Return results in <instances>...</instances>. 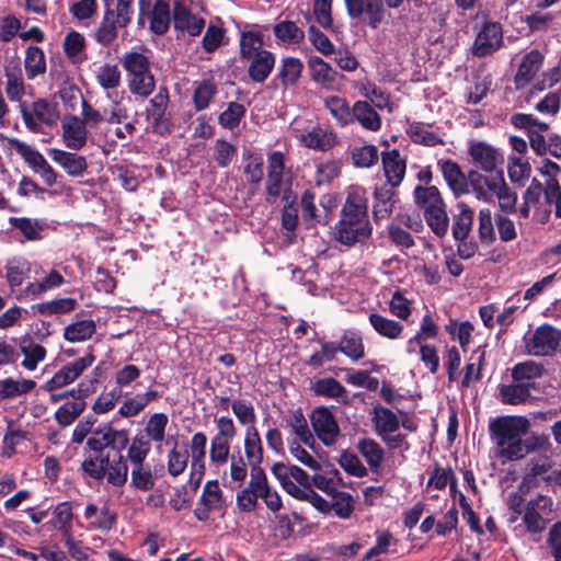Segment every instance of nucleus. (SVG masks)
<instances>
[{
	"label": "nucleus",
	"instance_id": "obj_1",
	"mask_svg": "<svg viewBox=\"0 0 561 561\" xmlns=\"http://www.w3.org/2000/svg\"><path fill=\"white\" fill-rule=\"evenodd\" d=\"M491 439L494 444L495 456L505 460L516 461L523 458L524 439L530 428L526 416H503L490 423Z\"/></svg>",
	"mask_w": 561,
	"mask_h": 561
},
{
	"label": "nucleus",
	"instance_id": "obj_2",
	"mask_svg": "<svg viewBox=\"0 0 561 561\" xmlns=\"http://www.w3.org/2000/svg\"><path fill=\"white\" fill-rule=\"evenodd\" d=\"M371 234L367 217V201L358 192L348 194L335 226V239L347 247L366 241Z\"/></svg>",
	"mask_w": 561,
	"mask_h": 561
},
{
	"label": "nucleus",
	"instance_id": "obj_3",
	"mask_svg": "<svg viewBox=\"0 0 561 561\" xmlns=\"http://www.w3.org/2000/svg\"><path fill=\"white\" fill-rule=\"evenodd\" d=\"M263 35L247 31L240 35V58L248 62L249 77L255 82H263L271 75L275 57L263 47Z\"/></svg>",
	"mask_w": 561,
	"mask_h": 561
},
{
	"label": "nucleus",
	"instance_id": "obj_4",
	"mask_svg": "<svg viewBox=\"0 0 561 561\" xmlns=\"http://www.w3.org/2000/svg\"><path fill=\"white\" fill-rule=\"evenodd\" d=\"M473 194L478 201L491 203L496 197L502 213H515L517 194L506 183L503 172L495 176H482V183H471Z\"/></svg>",
	"mask_w": 561,
	"mask_h": 561
},
{
	"label": "nucleus",
	"instance_id": "obj_5",
	"mask_svg": "<svg viewBox=\"0 0 561 561\" xmlns=\"http://www.w3.org/2000/svg\"><path fill=\"white\" fill-rule=\"evenodd\" d=\"M284 154L279 151L268 157V172L266 181V193L270 197L282 196L285 204H293L296 199L291 191L289 180L284 176Z\"/></svg>",
	"mask_w": 561,
	"mask_h": 561
},
{
	"label": "nucleus",
	"instance_id": "obj_6",
	"mask_svg": "<svg viewBox=\"0 0 561 561\" xmlns=\"http://www.w3.org/2000/svg\"><path fill=\"white\" fill-rule=\"evenodd\" d=\"M561 342V331L542 324L525 336V353L531 356H550Z\"/></svg>",
	"mask_w": 561,
	"mask_h": 561
},
{
	"label": "nucleus",
	"instance_id": "obj_7",
	"mask_svg": "<svg viewBox=\"0 0 561 561\" xmlns=\"http://www.w3.org/2000/svg\"><path fill=\"white\" fill-rule=\"evenodd\" d=\"M128 443V431L104 425L93 430L87 439V447L96 455H103L105 448L121 453L127 447Z\"/></svg>",
	"mask_w": 561,
	"mask_h": 561
},
{
	"label": "nucleus",
	"instance_id": "obj_8",
	"mask_svg": "<svg viewBox=\"0 0 561 561\" xmlns=\"http://www.w3.org/2000/svg\"><path fill=\"white\" fill-rule=\"evenodd\" d=\"M272 472L283 489L294 499L304 497L305 489L311 488L309 474L298 466L277 462L272 467Z\"/></svg>",
	"mask_w": 561,
	"mask_h": 561
},
{
	"label": "nucleus",
	"instance_id": "obj_9",
	"mask_svg": "<svg viewBox=\"0 0 561 561\" xmlns=\"http://www.w3.org/2000/svg\"><path fill=\"white\" fill-rule=\"evenodd\" d=\"M290 133L301 145L317 150H328L335 144V137L319 126L305 127V122L295 119L290 124Z\"/></svg>",
	"mask_w": 561,
	"mask_h": 561
},
{
	"label": "nucleus",
	"instance_id": "obj_10",
	"mask_svg": "<svg viewBox=\"0 0 561 561\" xmlns=\"http://www.w3.org/2000/svg\"><path fill=\"white\" fill-rule=\"evenodd\" d=\"M94 360L95 356L89 353L65 365L45 382L44 389L46 391H54L72 383L83 374V371L92 366Z\"/></svg>",
	"mask_w": 561,
	"mask_h": 561
},
{
	"label": "nucleus",
	"instance_id": "obj_11",
	"mask_svg": "<svg viewBox=\"0 0 561 561\" xmlns=\"http://www.w3.org/2000/svg\"><path fill=\"white\" fill-rule=\"evenodd\" d=\"M310 422L314 434L324 446H333L337 442L340 427L328 408H316L310 415Z\"/></svg>",
	"mask_w": 561,
	"mask_h": 561
},
{
	"label": "nucleus",
	"instance_id": "obj_12",
	"mask_svg": "<svg viewBox=\"0 0 561 561\" xmlns=\"http://www.w3.org/2000/svg\"><path fill=\"white\" fill-rule=\"evenodd\" d=\"M468 152L472 164L485 173H493L504 162L499 149L485 141H470Z\"/></svg>",
	"mask_w": 561,
	"mask_h": 561
},
{
	"label": "nucleus",
	"instance_id": "obj_13",
	"mask_svg": "<svg viewBox=\"0 0 561 561\" xmlns=\"http://www.w3.org/2000/svg\"><path fill=\"white\" fill-rule=\"evenodd\" d=\"M20 112L25 126L34 133L39 130V123L51 125L57 119V114L53 107L43 99L33 102L31 108L25 103H21Z\"/></svg>",
	"mask_w": 561,
	"mask_h": 561
},
{
	"label": "nucleus",
	"instance_id": "obj_14",
	"mask_svg": "<svg viewBox=\"0 0 561 561\" xmlns=\"http://www.w3.org/2000/svg\"><path fill=\"white\" fill-rule=\"evenodd\" d=\"M225 506L224 493L217 480L205 483L199 502L194 511L198 520H207L210 512L220 511Z\"/></svg>",
	"mask_w": 561,
	"mask_h": 561
},
{
	"label": "nucleus",
	"instance_id": "obj_15",
	"mask_svg": "<svg viewBox=\"0 0 561 561\" xmlns=\"http://www.w3.org/2000/svg\"><path fill=\"white\" fill-rule=\"evenodd\" d=\"M502 42L501 25L494 22L485 23L476 37L472 51L478 57H484L497 50Z\"/></svg>",
	"mask_w": 561,
	"mask_h": 561
},
{
	"label": "nucleus",
	"instance_id": "obj_16",
	"mask_svg": "<svg viewBox=\"0 0 561 561\" xmlns=\"http://www.w3.org/2000/svg\"><path fill=\"white\" fill-rule=\"evenodd\" d=\"M344 2L352 18H358L366 11L368 23L374 28L385 20L387 11L382 0H344Z\"/></svg>",
	"mask_w": 561,
	"mask_h": 561
},
{
	"label": "nucleus",
	"instance_id": "obj_17",
	"mask_svg": "<svg viewBox=\"0 0 561 561\" xmlns=\"http://www.w3.org/2000/svg\"><path fill=\"white\" fill-rule=\"evenodd\" d=\"M62 140L66 147L72 150L82 149L88 139V128L84 122L76 115L65 116L61 122Z\"/></svg>",
	"mask_w": 561,
	"mask_h": 561
},
{
	"label": "nucleus",
	"instance_id": "obj_18",
	"mask_svg": "<svg viewBox=\"0 0 561 561\" xmlns=\"http://www.w3.org/2000/svg\"><path fill=\"white\" fill-rule=\"evenodd\" d=\"M381 161L387 185L397 187L404 179L407 170V160L399 150L392 149L381 152Z\"/></svg>",
	"mask_w": 561,
	"mask_h": 561
},
{
	"label": "nucleus",
	"instance_id": "obj_19",
	"mask_svg": "<svg viewBox=\"0 0 561 561\" xmlns=\"http://www.w3.org/2000/svg\"><path fill=\"white\" fill-rule=\"evenodd\" d=\"M529 476L546 482L561 484V463H554L548 456L534 457L528 461Z\"/></svg>",
	"mask_w": 561,
	"mask_h": 561
},
{
	"label": "nucleus",
	"instance_id": "obj_20",
	"mask_svg": "<svg viewBox=\"0 0 561 561\" xmlns=\"http://www.w3.org/2000/svg\"><path fill=\"white\" fill-rule=\"evenodd\" d=\"M149 22L150 30L158 35L165 33L170 24V9L167 2L158 0L149 13L140 12L138 24L145 26Z\"/></svg>",
	"mask_w": 561,
	"mask_h": 561
},
{
	"label": "nucleus",
	"instance_id": "obj_21",
	"mask_svg": "<svg viewBox=\"0 0 561 561\" xmlns=\"http://www.w3.org/2000/svg\"><path fill=\"white\" fill-rule=\"evenodd\" d=\"M399 199L394 187L382 184L375 188L373 213L375 218L385 219L392 215Z\"/></svg>",
	"mask_w": 561,
	"mask_h": 561
},
{
	"label": "nucleus",
	"instance_id": "obj_22",
	"mask_svg": "<svg viewBox=\"0 0 561 561\" xmlns=\"http://www.w3.org/2000/svg\"><path fill=\"white\" fill-rule=\"evenodd\" d=\"M243 448L251 471H263L260 465L263 461V445L255 426L247 427L244 432Z\"/></svg>",
	"mask_w": 561,
	"mask_h": 561
},
{
	"label": "nucleus",
	"instance_id": "obj_23",
	"mask_svg": "<svg viewBox=\"0 0 561 561\" xmlns=\"http://www.w3.org/2000/svg\"><path fill=\"white\" fill-rule=\"evenodd\" d=\"M543 62V56L537 49H534L523 57V60L515 75V84L517 89H522L527 85L530 80L541 69Z\"/></svg>",
	"mask_w": 561,
	"mask_h": 561
},
{
	"label": "nucleus",
	"instance_id": "obj_24",
	"mask_svg": "<svg viewBox=\"0 0 561 561\" xmlns=\"http://www.w3.org/2000/svg\"><path fill=\"white\" fill-rule=\"evenodd\" d=\"M173 24L175 30L186 32L190 36H197L205 26V20L192 14L185 7L175 4L173 9Z\"/></svg>",
	"mask_w": 561,
	"mask_h": 561
},
{
	"label": "nucleus",
	"instance_id": "obj_25",
	"mask_svg": "<svg viewBox=\"0 0 561 561\" xmlns=\"http://www.w3.org/2000/svg\"><path fill=\"white\" fill-rule=\"evenodd\" d=\"M356 121L364 129L378 131L381 118L368 101H356L352 106V123Z\"/></svg>",
	"mask_w": 561,
	"mask_h": 561
},
{
	"label": "nucleus",
	"instance_id": "obj_26",
	"mask_svg": "<svg viewBox=\"0 0 561 561\" xmlns=\"http://www.w3.org/2000/svg\"><path fill=\"white\" fill-rule=\"evenodd\" d=\"M308 68L311 79L324 89H333L336 83L337 72L322 58L310 56Z\"/></svg>",
	"mask_w": 561,
	"mask_h": 561
},
{
	"label": "nucleus",
	"instance_id": "obj_27",
	"mask_svg": "<svg viewBox=\"0 0 561 561\" xmlns=\"http://www.w3.org/2000/svg\"><path fill=\"white\" fill-rule=\"evenodd\" d=\"M49 156L54 162L60 165L70 176H81L87 171L88 163L83 156L51 149Z\"/></svg>",
	"mask_w": 561,
	"mask_h": 561
},
{
	"label": "nucleus",
	"instance_id": "obj_28",
	"mask_svg": "<svg viewBox=\"0 0 561 561\" xmlns=\"http://www.w3.org/2000/svg\"><path fill=\"white\" fill-rule=\"evenodd\" d=\"M439 169L448 186L456 196L469 193L468 183L459 165L451 160L438 161Z\"/></svg>",
	"mask_w": 561,
	"mask_h": 561
},
{
	"label": "nucleus",
	"instance_id": "obj_29",
	"mask_svg": "<svg viewBox=\"0 0 561 561\" xmlns=\"http://www.w3.org/2000/svg\"><path fill=\"white\" fill-rule=\"evenodd\" d=\"M103 2L106 10L100 27L95 32V38L100 44L107 46L117 37V27L121 26L112 8L113 0H103Z\"/></svg>",
	"mask_w": 561,
	"mask_h": 561
},
{
	"label": "nucleus",
	"instance_id": "obj_30",
	"mask_svg": "<svg viewBox=\"0 0 561 561\" xmlns=\"http://www.w3.org/2000/svg\"><path fill=\"white\" fill-rule=\"evenodd\" d=\"M286 423L290 427L291 433L296 436V440L301 442L308 447H314L316 439L309 428L308 421L305 417L301 409L290 411L286 419Z\"/></svg>",
	"mask_w": 561,
	"mask_h": 561
},
{
	"label": "nucleus",
	"instance_id": "obj_31",
	"mask_svg": "<svg viewBox=\"0 0 561 561\" xmlns=\"http://www.w3.org/2000/svg\"><path fill=\"white\" fill-rule=\"evenodd\" d=\"M65 283L64 276L56 270H50L41 280L30 283L24 289L23 295L35 299L44 293L60 287Z\"/></svg>",
	"mask_w": 561,
	"mask_h": 561
},
{
	"label": "nucleus",
	"instance_id": "obj_32",
	"mask_svg": "<svg viewBox=\"0 0 561 561\" xmlns=\"http://www.w3.org/2000/svg\"><path fill=\"white\" fill-rule=\"evenodd\" d=\"M458 214L454 216L453 236L457 241L467 240L473 221V210L465 203L457 204Z\"/></svg>",
	"mask_w": 561,
	"mask_h": 561
},
{
	"label": "nucleus",
	"instance_id": "obj_33",
	"mask_svg": "<svg viewBox=\"0 0 561 561\" xmlns=\"http://www.w3.org/2000/svg\"><path fill=\"white\" fill-rule=\"evenodd\" d=\"M407 134L413 142L419 145L433 147L444 144L443 138L430 125L424 123L414 122L409 124Z\"/></svg>",
	"mask_w": 561,
	"mask_h": 561
},
{
	"label": "nucleus",
	"instance_id": "obj_34",
	"mask_svg": "<svg viewBox=\"0 0 561 561\" xmlns=\"http://www.w3.org/2000/svg\"><path fill=\"white\" fill-rule=\"evenodd\" d=\"M356 446L357 450L366 459L369 468L373 471H377L385 458V450L381 445L373 438H360Z\"/></svg>",
	"mask_w": 561,
	"mask_h": 561
},
{
	"label": "nucleus",
	"instance_id": "obj_35",
	"mask_svg": "<svg viewBox=\"0 0 561 561\" xmlns=\"http://www.w3.org/2000/svg\"><path fill=\"white\" fill-rule=\"evenodd\" d=\"M24 69L30 80L46 72L45 54L39 47L31 45L25 49Z\"/></svg>",
	"mask_w": 561,
	"mask_h": 561
},
{
	"label": "nucleus",
	"instance_id": "obj_36",
	"mask_svg": "<svg viewBox=\"0 0 561 561\" xmlns=\"http://www.w3.org/2000/svg\"><path fill=\"white\" fill-rule=\"evenodd\" d=\"M531 382L514 381L500 388V398L506 404H520L530 397Z\"/></svg>",
	"mask_w": 561,
	"mask_h": 561
},
{
	"label": "nucleus",
	"instance_id": "obj_37",
	"mask_svg": "<svg viewBox=\"0 0 561 561\" xmlns=\"http://www.w3.org/2000/svg\"><path fill=\"white\" fill-rule=\"evenodd\" d=\"M259 481V471H251V479L245 488L237 493V505L241 512H253L257 505L260 492L256 491L254 483Z\"/></svg>",
	"mask_w": 561,
	"mask_h": 561
},
{
	"label": "nucleus",
	"instance_id": "obj_38",
	"mask_svg": "<svg viewBox=\"0 0 561 561\" xmlns=\"http://www.w3.org/2000/svg\"><path fill=\"white\" fill-rule=\"evenodd\" d=\"M368 320L370 325L379 335L389 340H396L400 337L403 332L402 324L379 313H370Z\"/></svg>",
	"mask_w": 561,
	"mask_h": 561
},
{
	"label": "nucleus",
	"instance_id": "obj_39",
	"mask_svg": "<svg viewBox=\"0 0 561 561\" xmlns=\"http://www.w3.org/2000/svg\"><path fill=\"white\" fill-rule=\"evenodd\" d=\"M543 374V366L534 360L518 363L512 368V378L514 381L531 382L533 388H535V380L541 378Z\"/></svg>",
	"mask_w": 561,
	"mask_h": 561
},
{
	"label": "nucleus",
	"instance_id": "obj_40",
	"mask_svg": "<svg viewBox=\"0 0 561 561\" xmlns=\"http://www.w3.org/2000/svg\"><path fill=\"white\" fill-rule=\"evenodd\" d=\"M107 483L121 488L125 485L128 479V466L124 456L118 453L117 458L110 460L107 456L106 474Z\"/></svg>",
	"mask_w": 561,
	"mask_h": 561
},
{
	"label": "nucleus",
	"instance_id": "obj_41",
	"mask_svg": "<svg viewBox=\"0 0 561 561\" xmlns=\"http://www.w3.org/2000/svg\"><path fill=\"white\" fill-rule=\"evenodd\" d=\"M5 93L10 101L22 103V98L25 94V85L21 69L7 68L5 69Z\"/></svg>",
	"mask_w": 561,
	"mask_h": 561
},
{
	"label": "nucleus",
	"instance_id": "obj_42",
	"mask_svg": "<svg viewBox=\"0 0 561 561\" xmlns=\"http://www.w3.org/2000/svg\"><path fill=\"white\" fill-rule=\"evenodd\" d=\"M35 381L32 379L7 378L0 380V399H11L32 391L35 388Z\"/></svg>",
	"mask_w": 561,
	"mask_h": 561
},
{
	"label": "nucleus",
	"instance_id": "obj_43",
	"mask_svg": "<svg viewBox=\"0 0 561 561\" xmlns=\"http://www.w3.org/2000/svg\"><path fill=\"white\" fill-rule=\"evenodd\" d=\"M324 105L330 114L336 119L342 126H346L352 123V107L345 99L337 95H330L324 99Z\"/></svg>",
	"mask_w": 561,
	"mask_h": 561
},
{
	"label": "nucleus",
	"instance_id": "obj_44",
	"mask_svg": "<svg viewBox=\"0 0 561 561\" xmlns=\"http://www.w3.org/2000/svg\"><path fill=\"white\" fill-rule=\"evenodd\" d=\"M95 329L96 325L93 320H80L67 325L64 336L71 343L83 342L92 337Z\"/></svg>",
	"mask_w": 561,
	"mask_h": 561
},
{
	"label": "nucleus",
	"instance_id": "obj_45",
	"mask_svg": "<svg viewBox=\"0 0 561 561\" xmlns=\"http://www.w3.org/2000/svg\"><path fill=\"white\" fill-rule=\"evenodd\" d=\"M313 391L318 396L335 399L345 402L347 399L346 389L334 378L319 379L313 385Z\"/></svg>",
	"mask_w": 561,
	"mask_h": 561
},
{
	"label": "nucleus",
	"instance_id": "obj_46",
	"mask_svg": "<svg viewBox=\"0 0 561 561\" xmlns=\"http://www.w3.org/2000/svg\"><path fill=\"white\" fill-rule=\"evenodd\" d=\"M260 497L264 501L266 507L273 513L278 512L282 506V499L276 490H273L267 482L264 471H259V481L254 483Z\"/></svg>",
	"mask_w": 561,
	"mask_h": 561
},
{
	"label": "nucleus",
	"instance_id": "obj_47",
	"mask_svg": "<svg viewBox=\"0 0 561 561\" xmlns=\"http://www.w3.org/2000/svg\"><path fill=\"white\" fill-rule=\"evenodd\" d=\"M374 425L377 435L381 437L390 432H398L400 420L391 410L380 408L375 411Z\"/></svg>",
	"mask_w": 561,
	"mask_h": 561
},
{
	"label": "nucleus",
	"instance_id": "obj_48",
	"mask_svg": "<svg viewBox=\"0 0 561 561\" xmlns=\"http://www.w3.org/2000/svg\"><path fill=\"white\" fill-rule=\"evenodd\" d=\"M230 458V443L210 439L209 466L216 473L226 468Z\"/></svg>",
	"mask_w": 561,
	"mask_h": 561
},
{
	"label": "nucleus",
	"instance_id": "obj_49",
	"mask_svg": "<svg viewBox=\"0 0 561 561\" xmlns=\"http://www.w3.org/2000/svg\"><path fill=\"white\" fill-rule=\"evenodd\" d=\"M169 417L165 413H153L145 425L146 439L154 443L163 442Z\"/></svg>",
	"mask_w": 561,
	"mask_h": 561
},
{
	"label": "nucleus",
	"instance_id": "obj_50",
	"mask_svg": "<svg viewBox=\"0 0 561 561\" xmlns=\"http://www.w3.org/2000/svg\"><path fill=\"white\" fill-rule=\"evenodd\" d=\"M9 144L33 169L34 172H36L47 162L39 151L35 150L33 147L19 139H9Z\"/></svg>",
	"mask_w": 561,
	"mask_h": 561
},
{
	"label": "nucleus",
	"instance_id": "obj_51",
	"mask_svg": "<svg viewBox=\"0 0 561 561\" xmlns=\"http://www.w3.org/2000/svg\"><path fill=\"white\" fill-rule=\"evenodd\" d=\"M357 89L362 96L366 98L374 107L378 110L389 108V96L374 83L369 81H360L357 83Z\"/></svg>",
	"mask_w": 561,
	"mask_h": 561
},
{
	"label": "nucleus",
	"instance_id": "obj_52",
	"mask_svg": "<svg viewBox=\"0 0 561 561\" xmlns=\"http://www.w3.org/2000/svg\"><path fill=\"white\" fill-rule=\"evenodd\" d=\"M273 31L275 37L286 45L298 44L305 37L304 31L291 21H283L277 23L273 27Z\"/></svg>",
	"mask_w": 561,
	"mask_h": 561
},
{
	"label": "nucleus",
	"instance_id": "obj_53",
	"mask_svg": "<svg viewBox=\"0 0 561 561\" xmlns=\"http://www.w3.org/2000/svg\"><path fill=\"white\" fill-rule=\"evenodd\" d=\"M340 352L357 362L365 355V347L359 335L353 332L345 333L340 341Z\"/></svg>",
	"mask_w": 561,
	"mask_h": 561
},
{
	"label": "nucleus",
	"instance_id": "obj_54",
	"mask_svg": "<svg viewBox=\"0 0 561 561\" xmlns=\"http://www.w3.org/2000/svg\"><path fill=\"white\" fill-rule=\"evenodd\" d=\"M123 67L129 77L151 73L149 59L140 53L130 51L123 58Z\"/></svg>",
	"mask_w": 561,
	"mask_h": 561
},
{
	"label": "nucleus",
	"instance_id": "obj_55",
	"mask_svg": "<svg viewBox=\"0 0 561 561\" xmlns=\"http://www.w3.org/2000/svg\"><path fill=\"white\" fill-rule=\"evenodd\" d=\"M31 271V264L21 257H14L7 264V279L11 287L20 286Z\"/></svg>",
	"mask_w": 561,
	"mask_h": 561
},
{
	"label": "nucleus",
	"instance_id": "obj_56",
	"mask_svg": "<svg viewBox=\"0 0 561 561\" xmlns=\"http://www.w3.org/2000/svg\"><path fill=\"white\" fill-rule=\"evenodd\" d=\"M424 216L427 225L436 236L443 237L447 233L449 218L445 209V204L443 206L434 207L431 210H426Z\"/></svg>",
	"mask_w": 561,
	"mask_h": 561
},
{
	"label": "nucleus",
	"instance_id": "obj_57",
	"mask_svg": "<svg viewBox=\"0 0 561 561\" xmlns=\"http://www.w3.org/2000/svg\"><path fill=\"white\" fill-rule=\"evenodd\" d=\"M414 196L416 204L424 208V213L445 204L435 186H416Z\"/></svg>",
	"mask_w": 561,
	"mask_h": 561
},
{
	"label": "nucleus",
	"instance_id": "obj_58",
	"mask_svg": "<svg viewBox=\"0 0 561 561\" xmlns=\"http://www.w3.org/2000/svg\"><path fill=\"white\" fill-rule=\"evenodd\" d=\"M107 455H90L88 456L80 466V469L84 474L94 479L102 480L106 474Z\"/></svg>",
	"mask_w": 561,
	"mask_h": 561
},
{
	"label": "nucleus",
	"instance_id": "obj_59",
	"mask_svg": "<svg viewBox=\"0 0 561 561\" xmlns=\"http://www.w3.org/2000/svg\"><path fill=\"white\" fill-rule=\"evenodd\" d=\"M538 172L545 179V194L561 188L558 181V176L561 174V167L558 163L543 159L538 167Z\"/></svg>",
	"mask_w": 561,
	"mask_h": 561
},
{
	"label": "nucleus",
	"instance_id": "obj_60",
	"mask_svg": "<svg viewBox=\"0 0 561 561\" xmlns=\"http://www.w3.org/2000/svg\"><path fill=\"white\" fill-rule=\"evenodd\" d=\"M229 472L224 468L222 471V481L226 482L227 479H230V482H234L240 486L247 476H248V467L247 461L241 455H231L229 459Z\"/></svg>",
	"mask_w": 561,
	"mask_h": 561
},
{
	"label": "nucleus",
	"instance_id": "obj_61",
	"mask_svg": "<svg viewBox=\"0 0 561 561\" xmlns=\"http://www.w3.org/2000/svg\"><path fill=\"white\" fill-rule=\"evenodd\" d=\"M330 496V511H333L339 518H350L354 511V502L352 495L347 492L337 490Z\"/></svg>",
	"mask_w": 561,
	"mask_h": 561
},
{
	"label": "nucleus",
	"instance_id": "obj_62",
	"mask_svg": "<svg viewBox=\"0 0 561 561\" xmlns=\"http://www.w3.org/2000/svg\"><path fill=\"white\" fill-rule=\"evenodd\" d=\"M150 448L149 440L142 436H135L127 449V459L131 467L146 465L145 460L150 453Z\"/></svg>",
	"mask_w": 561,
	"mask_h": 561
},
{
	"label": "nucleus",
	"instance_id": "obj_63",
	"mask_svg": "<svg viewBox=\"0 0 561 561\" xmlns=\"http://www.w3.org/2000/svg\"><path fill=\"white\" fill-rule=\"evenodd\" d=\"M302 62L295 57H286L282 60L279 78L284 85H294L302 72Z\"/></svg>",
	"mask_w": 561,
	"mask_h": 561
},
{
	"label": "nucleus",
	"instance_id": "obj_64",
	"mask_svg": "<svg viewBox=\"0 0 561 561\" xmlns=\"http://www.w3.org/2000/svg\"><path fill=\"white\" fill-rule=\"evenodd\" d=\"M154 477L151 467L146 465L131 467L130 484L140 490L149 491L154 486Z\"/></svg>",
	"mask_w": 561,
	"mask_h": 561
}]
</instances>
